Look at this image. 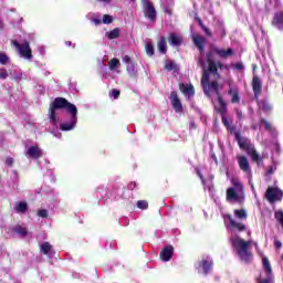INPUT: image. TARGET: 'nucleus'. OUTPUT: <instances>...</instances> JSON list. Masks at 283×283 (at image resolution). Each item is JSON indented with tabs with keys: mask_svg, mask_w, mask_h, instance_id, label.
<instances>
[{
	"mask_svg": "<svg viewBox=\"0 0 283 283\" xmlns=\"http://www.w3.org/2000/svg\"><path fill=\"white\" fill-rule=\"evenodd\" d=\"M263 270L265 272L264 279H258V283H273L275 282V276L273 275V269L271 268V262H269V259L264 256L262 259Z\"/></svg>",
	"mask_w": 283,
	"mask_h": 283,
	"instance_id": "8",
	"label": "nucleus"
},
{
	"mask_svg": "<svg viewBox=\"0 0 283 283\" xmlns=\"http://www.w3.org/2000/svg\"><path fill=\"white\" fill-rule=\"evenodd\" d=\"M158 51L160 54H167V39L161 36L157 43Z\"/></svg>",
	"mask_w": 283,
	"mask_h": 283,
	"instance_id": "26",
	"label": "nucleus"
},
{
	"mask_svg": "<svg viewBox=\"0 0 283 283\" xmlns=\"http://www.w3.org/2000/svg\"><path fill=\"white\" fill-rule=\"evenodd\" d=\"M93 22L95 23V25H101V23H103V20L94 19Z\"/></svg>",
	"mask_w": 283,
	"mask_h": 283,
	"instance_id": "54",
	"label": "nucleus"
},
{
	"mask_svg": "<svg viewBox=\"0 0 283 283\" xmlns=\"http://www.w3.org/2000/svg\"><path fill=\"white\" fill-rule=\"evenodd\" d=\"M233 69L234 70H238V71H242L244 70V64L242 62H237L234 65H233Z\"/></svg>",
	"mask_w": 283,
	"mask_h": 283,
	"instance_id": "45",
	"label": "nucleus"
},
{
	"mask_svg": "<svg viewBox=\"0 0 283 283\" xmlns=\"http://www.w3.org/2000/svg\"><path fill=\"white\" fill-rule=\"evenodd\" d=\"M179 90L181 93L185 94V96H195V94H196V90L193 88V86L191 84L187 85L185 83H180Z\"/></svg>",
	"mask_w": 283,
	"mask_h": 283,
	"instance_id": "21",
	"label": "nucleus"
},
{
	"mask_svg": "<svg viewBox=\"0 0 283 283\" xmlns=\"http://www.w3.org/2000/svg\"><path fill=\"white\" fill-rule=\"evenodd\" d=\"M174 258V245H167L160 251V260L169 262Z\"/></svg>",
	"mask_w": 283,
	"mask_h": 283,
	"instance_id": "18",
	"label": "nucleus"
},
{
	"mask_svg": "<svg viewBox=\"0 0 283 283\" xmlns=\"http://www.w3.org/2000/svg\"><path fill=\"white\" fill-rule=\"evenodd\" d=\"M228 129H229L230 134H233V136H235V134H240V132L235 130V126H230V127H228Z\"/></svg>",
	"mask_w": 283,
	"mask_h": 283,
	"instance_id": "51",
	"label": "nucleus"
},
{
	"mask_svg": "<svg viewBox=\"0 0 283 283\" xmlns=\"http://www.w3.org/2000/svg\"><path fill=\"white\" fill-rule=\"evenodd\" d=\"M165 12H166V14H169V15L172 14L171 9H165Z\"/></svg>",
	"mask_w": 283,
	"mask_h": 283,
	"instance_id": "56",
	"label": "nucleus"
},
{
	"mask_svg": "<svg viewBox=\"0 0 283 283\" xmlns=\"http://www.w3.org/2000/svg\"><path fill=\"white\" fill-rule=\"evenodd\" d=\"M265 198L271 203L277 202L283 198V191L275 187H268L265 191Z\"/></svg>",
	"mask_w": 283,
	"mask_h": 283,
	"instance_id": "9",
	"label": "nucleus"
},
{
	"mask_svg": "<svg viewBox=\"0 0 283 283\" xmlns=\"http://www.w3.org/2000/svg\"><path fill=\"white\" fill-rule=\"evenodd\" d=\"M196 21L200 25L201 30L205 32L206 36H209V38L213 36V33L211 32V30L209 28H207V25H205V23H202V19L196 18Z\"/></svg>",
	"mask_w": 283,
	"mask_h": 283,
	"instance_id": "29",
	"label": "nucleus"
},
{
	"mask_svg": "<svg viewBox=\"0 0 283 283\" xmlns=\"http://www.w3.org/2000/svg\"><path fill=\"white\" fill-rule=\"evenodd\" d=\"M196 174L200 178V180H205V178L202 177V171H200V168H196Z\"/></svg>",
	"mask_w": 283,
	"mask_h": 283,
	"instance_id": "52",
	"label": "nucleus"
},
{
	"mask_svg": "<svg viewBox=\"0 0 283 283\" xmlns=\"http://www.w3.org/2000/svg\"><path fill=\"white\" fill-rule=\"evenodd\" d=\"M254 70H255V65H254Z\"/></svg>",
	"mask_w": 283,
	"mask_h": 283,
	"instance_id": "61",
	"label": "nucleus"
},
{
	"mask_svg": "<svg viewBox=\"0 0 283 283\" xmlns=\"http://www.w3.org/2000/svg\"><path fill=\"white\" fill-rule=\"evenodd\" d=\"M211 76H213L211 73H208L207 71L202 72V76H201V87L203 90V94L205 96H207L208 98H211V96H213V94H216L217 98L222 96L220 94V80H213L211 81Z\"/></svg>",
	"mask_w": 283,
	"mask_h": 283,
	"instance_id": "4",
	"label": "nucleus"
},
{
	"mask_svg": "<svg viewBox=\"0 0 283 283\" xmlns=\"http://www.w3.org/2000/svg\"><path fill=\"white\" fill-rule=\"evenodd\" d=\"M234 216L238 218V220H247L248 218L247 210L244 209L234 210Z\"/></svg>",
	"mask_w": 283,
	"mask_h": 283,
	"instance_id": "34",
	"label": "nucleus"
},
{
	"mask_svg": "<svg viewBox=\"0 0 283 283\" xmlns=\"http://www.w3.org/2000/svg\"><path fill=\"white\" fill-rule=\"evenodd\" d=\"M126 72L133 78H136V76H138V70L136 69V64L134 63L126 65Z\"/></svg>",
	"mask_w": 283,
	"mask_h": 283,
	"instance_id": "28",
	"label": "nucleus"
},
{
	"mask_svg": "<svg viewBox=\"0 0 283 283\" xmlns=\"http://www.w3.org/2000/svg\"><path fill=\"white\" fill-rule=\"evenodd\" d=\"M229 96H231V103L239 104L240 103V92L238 88L230 87L228 91Z\"/></svg>",
	"mask_w": 283,
	"mask_h": 283,
	"instance_id": "24",
	"label": "nucleus"
},
{
	"mask_svg": "<svg viewBox=\"0 0 283 283\" xmlns=\"http://www.w3.org/2000/svg\"><path fill=\"white\" fill-rule=\"evenodd\" d=\"M275 169H277V167H275V166H269L268 175H269V176H273V174H275Z\"/></svg>",
	"mask_w": 283,
	"mask_h": 283,
	"instance_id": "49",
	"label": "nucleus"
},
{
	"mask_svg": "<svg viewBox=\"0 0 283 283\" xmlns=\"http://www.w3.org/2000/svg\"><path fill=\"white\" fill-rule=\"evenodd\" d=\"M169 98L170 105H172V109L176 112V114H180L182 112V102L180 101L178 93L176 91H172Z\"/></svg>",
	"mask_w": 283,
	"mask_h": 283,
	"instance_id": "12",
	"label": "nucleus"
},
{
	"mask_svg": "<svg viewBox=\"0 0 283 283\" xmlns=\"http://www.w3.org/2000/svg\"><path fill=\"white\" fill-rule=\"evenodd\" d=\"M198 65H200V67H202V57H199Z\"/></svg>",
	"mask_w": 283,
	"mask_h": 283,
	"instance_id": "57",
	"label": "nucleus"
},
{
	"mask_svg": "<svg viewBox=\"0 0 283 283\" xmlns=\"http://www.w3.org/2000/svg\"><path fill=\"white\" fill-rule=\"evenodd\" d=\"M261 105H262L263 112H265V113H269V112H271L273 109V106L271 105L270 102H268V99H263L261 102Z\"/></svg>",
	"mask_w": 283,
	"mask_h": 283,
	"instance_id": "37",
	"label": "nucleus"
},
{
	"mask_svg": "<svg viewBox=\"0 0 283 283\" xmlns=\"http://www.w3.org/2000/svg\"><path fill=\"white\" fill-rule=\"evenodd\" d=\"M101 1L102 3H109L111 0H98Z\"/></svg>",
	"mask_w": 283,
	"mask_h": 283,
	"instance_id": "58",
	"label": "nucleus"
},
{
	"mask_svg": "<svg viewBox=\"0 0 283 283\" xmlns=\"http://www.w3.org/2000/svg\"><path fill=\"white\" fill-rule=\"evenodd\" d=\"M111 96H113V98H115V101H116V99L120 98V92L116 88H113L111 91Z\"/></svg>",
	"mask_w": 283,
	"mask_h": 283,
	"instance_id": "42",
	"label": "nucleus"
},
{
	"mask_svg": "<svg viewBox=\"0 0 283 283\" xmlns=\"http://www.w3.org/2000/svg\"><path fill=\"white\" fill-rule=\"evenodd\" d=\"M197 269H201L203 275H209L213 270V259L205 256L199 263Z\"/></svg>",
	"mask_w": 283,
	"mask_h": 283,
	"instance_id": "11",
	"label": "nucleus"
},
{
	"mask_svg": "<svg viewBox=\"0 0 283 283\" xmlns=\"http://www.w3.org/2000/svg\"><path fill=\"white\" fill-rule=\"evenodd\" d=\"M230 242L233 249H235L237 255H239L241 262L251 264L253 261V253L251 252V245L253 244V241H247L240 237H235L231 238Z\"/></svg>",
	"mask_w": 283,
	"mask_h": 283,
	"instance_id": "3",
	"label": "nucleus"
},
{
	"mask_svg": "<svg viewBox=\"0 0 283 283\" xmlns=\"http://www.w3.org/2000/svg\"><path fill=\"white\" fill-rule=\"evenodd\" d=\"M226 218L229 221L230 227H232L234 231H238V233H242L243 231H247V226L244 223L237 222L235 220H233L232 214H227Z\"/></svg>",
	"mask_w": 283,
	"mask_h": 283,
	"instance_id": "15",
	"label": "nucleus"
},
{
	"mask_svg": "<svg viewBox=\"0 0 283 283\" xmlns=\"http://www.w3.org/2000/svg\"><path fill=\"white\" fill-rule=\"evenodd\" d=\"M6 165H7L8 167H12V165H14V159H13L12 157H8V158L6 159Z\"/></svg>",
	"mask_w": 283,
	"mask_h": 283,
	"instance_id": "48",
	"label": "nucleus"
},
{
	"mask_svg": "<svg viewBox=\"0 0 283 283\" xmlns=\"http://www.w3.org/2000/svg\"><path fill=\"white\" fill-rule=\"evenodd\" d=\"M235 54V51L231 48L228 49H220L218 46H213L210 51L206 53V61H207V70H203V72H208L216 78V81H220L222 78V74H220V71L218 70H224V63L220 61H216V55L219 56V59H223L227 61V59H231Z\"/></svg>",
	"mask_w": 283,
	"mask_h": 283,
	"instance_id": "2",
	"label": "nucleus"
},
{
	"mask_svg": "<svg viewBox=\"0 0 283 283\" xmlns=\"http://www.w3.org/2000/svg\"><path fill=\"white\" fill-rule=\"evenodd\" d=\"M252 90L254 98L258 101V98H260V95L262 94V80L258 75H254L252 77Z\"/></svg>",
	"mask_w": 283,
	"mask_h": 283,
	"instance_id": "14",
	"label": "nucleus"
},
{
	"mask_svg": "<svg viewBox=\"0 0 283 283\" xmlns=\"http://www.w3.org/2000/svg\"><path fill=\"white\" fill-rule=\"evenodd\" d=\"M66 43V45L70 48V45H72V42L71 41H66L65 42Z\"/></svg>",
	"mask_w": 283,
	"mask_h": 283,
	"instance_id": "59",
	"label": "nucleus"
},
{
	"mask_svg": "<svg viewBox=\"0 0 283 283\" xmlns=\"http://www.w3.org/2000/svg\"><path fill=\"white\" fill-rule=\"evenodd\" d=\"M142 8L145 19H148L151 23H156V19H158V11H156L154 2H151V0H142Z\"/></svg>",
	"mask_w": 283,
	"mask_h": 283,
	"instance_id": "6",
	"label": "nucleus"
},
{
	"mask_svg": "<svg viewBox=\"0 0 283 283\" xmlns=\"http://www.w3.org/2000/svg\"><path fill=\"white\" fill-rule=\"evenodd\" d=\"M218 98L219 107L217 108L218 114L221 116H227V112H229V107L227 106V102L222 98V95H220Z\"/></svg>",
	"mask_w": 283,
	"mask_h": 283,
	"instance_id": "22",
	"label": "nucleus"
},
{
	"mask_svg": "<svg viewBox=\"0 0 283 283\" xmlns=\"http://www.w3.org/2000/svg\"><path fill=\"white\" fill-rule=\"evenodd\" d=\"M274 247H276V249H282V242L281 241L274 242Z\"/></svg>",
	"mask_w": 283,
	"mask_h": 283,
	"instance_id": "55",
	"label": "nucleus"
},
{
	"mask_svg": "<svg viewBox=\"0 0 283 283\" xmlns=\"http://www.w3.org/2000/svg\"><path fill=\"white\" fill-rule=\"evenodd\" d=\"M14 211H15V213H25V211H28V202L20 201L18 203H15Z\"/></svg>",
	"mask_w": 283,
	"mask_h": 283,
	"instance_id": "27",
	"label": "nucleus"
},
{
	"mask_svg": "<svg viewBox=\"0 0 283 283\" xmlns=\"http://www.w3.org/2000/svg\"><path fill=\"white\" fill-rule=\"evenodd\" d=\"M28 156H30V158H32L33 160H39V158L43 157V150H41V148H39V146H31L28 149Z\"/></svg>",
	"mask_w": 283,
	"mask_h": 283,
	"instance_id": "19",
	"label": "nucleus"
},
{
	"mask_svg": "<svg viewBox=\"0 0 283 283\" xmlns=\"http://www.w3.org/2000/svg\"><path fill=\"white\" fill-rule=\"evenodd\" d=\"M108 65H109V70H111V71H114V70H116L117 67H120V60L114 57V59H112V60L108 62Z\"/></svg>",
	"mask_w": 283,
	"mask_h": 283,
	"instance_id": "35",
	"label": "nucleus"
},
{
	"mask_svg": "<svg viewBox=\"0 0 283 283\" xmlns=\"http://www.w3.org/2000/svg\"><path fill=\"white\" fill-rule=\"evenodd\" d=\"M145 50H146L147 56H154L155 54L154 43L147 42L145 45Z\"/></svg>",
	"mask_w": 283,
	"mask_h": 283,
	"instance_id": "36",
	"label": "nucleus"
},
{
	"mask_svg": "<svg viewBox=\"0 0 283 283\" xmlns=\"http://www.w3.org/2000/svg\"><path fill=\"white\" fill-rule=\"evenodd\" d=\"M260 123L264 126L265 132H270V133L275 132V127H273V124H271L264 117L260 118Z\"/></svg>",
	"mask_w": 283,
	"mask_h": 283,
	"instance_id": "31",
	"label": "nucleus"
},
{
	"mask_svg": "<svg viewBox=\"0 0 283 283\" xmlns=\"http://www.w3.org/2000/svg\"><path fill=\"white\" fill-rule=\"evenodd\" d=\"M271 25H273L277 30H283V11H277L274 13Z\"/></svg>",
	"mask_w": 283,
	"mask_h": 283,
	"instance_id": "17",
	"label": "nucleus"
},
{
	"mask_svg": "<svg viewBox=\"0 0 283 283\" xmlns=\"http://www.w3.org/2000/svg\"><path fill=\"white\" fill-rule=\"evenodd\" d=\"M107 39L114 41V39H118L120 36V29L115 28L114 30L106 32Z\"/></svg>",
	"mask_w": 283,
	"mask_h": 283,
	"instance_id": "32",
	"label": "nucleus"
},
{
	"mask_svg": "<svg viewBox=\"0 0 283 283\" xmlns=\"http://www.w3.org/2000/svg\"><path fill=\"white\" fill-rule=\"evenodd\" d=\"M123 61L125 62L126 65L134 63V62H132V57L129 55L124 56Z\"/></svg>",
	"mask_w": 283,
	"mask_h": 283,
	"instance_id": "50",
	"label": "nucleus"
},
{
	"mask_svg": "<svg viewBox=\"0 0 283 283\" xmlns=\"http://www.w3.org/2000/svg\"><path fill=\"white\" fill-rule=\"evenodd\" d=\"M40 251L41 253H43V255H50V253L52 252V244H50V242H43L40 245Z\"/></svg>",
	"mask_w": 283,
	"mask_h": 283,
	"instance_id": "30",
	"label": "nucleus"
},
{
	"mask_svg": "<svg viewBox=\"0 0 283 283\" xmlns=\"http://www.w3.org/2000/svg\"><path fill=\"white\" fill-rule=\"evenodd\" d=\"M223 70H229V65H224Z\"/></svg>",
	"mask_w": 283,
	"mask_h": 283,
	"instance_id": "60",
	"label": "nucleus"
},
{
	"mask_svg": "<svg viewBox=\"0 0 283 283\" xmlns=\"http://www.w3.org/2000/svg\"><path fill=\"white\" fill-rule=\"evenodd\" d=\"M248 156H250L252 163H256V165H260V163L264 161V157L260 156L255 148L251 149V151L248 153Z\"/></svg>",
	"mask_w": 283,
	"mask_h": 283,
	"instance_id": "23",
	"label": "nucleus"
},
{
	"mask_svg": "<svg viewBox=\"0 0 283 283\" xmlns=\"http://www.w3.org/2000/svg\"><path fill=\"white\" fill-rule=\"evenodd\" d=\"M137 208L142 210L149 209V202L147 200H139L137 201Z\"/></svg>",
	"mask_w": 283,
	"mask_h": 283,
	"instance_id": "38",
	"label": "nucleus"
},
{
	"mask_svg": "<svg viewBox=\"0 0 283 283\" xmlns=\"http://www.w3.org/2000/svg\"><path fill=\"white\" fill-rule=\"evenodd\" d=\"M56 109H66L67 114H71L70 122L60 124V129L61 132H72L76 127V123H78V108H76V105L64 97H56L49 108L51 123H56Z\"/></svg>",
	"mask_w": 283,
	"mask_h": 283,
	"instance_id": "1",
	"label": "nucleus"
},
{
	"mask_svg": "<svg viewBox=\"0 0 283 283\" xmlns=\"http://www.w3.org/2000/svg\"><path fill=\"white\" fill-rule=\"evenodd\" d=\"M234 138L240 149H243V151H247V154H249L251 149L255 148L253 145H251V142L249 139L242 138V135H240V133H234Z\"/></svg>",
	"mask_w": 283,
	"mask_h": 283,
	"instance_id": "10",
	"label": "nucleus"
},
{
	"mask_svg": "<svg viewBox=\"0 0 283 283\" xmlns=\"http://www.w3.org/2000/svg\"><path fill=\"white\" fill-rule=\"evenodd\" d=\"M231 182H232V187L227 189V195H226L228 202L240 200V195L238 193H244V186H242V182H240V179H232Z\"/></svg>",
	"mask_w": 283,
	"mask_h": 283,
	"instance_id": "5",
	"label": "nucleus"
},
{
	"mask_svg": "<svg viewBox=\"0 0 283 283\" xmlns=\"http://www.w3.org/2000/svg\"><path fill=\"white\" fill-rule=\"evenodd\" d=\"M221 120H222V124L224 125V127H227V129H229V127H231V124L229 123V118H227V115H221Z\"/></svg>",
	"mask_w": 283,
	"mask_h": 283,
	"instance_id": "43",
	"label": "nucleus"
},
{
	"mask_svg": "<svg viewBox=\"0 0 283 283\" xmlns=\"http://www.w3.org/2000/svg\"><path fill=\"white\" fill-rule=\"evenodd\" d=\"M8 61H10V57L6 53L0 52V64L8 65Z\"/></svg>",
	"mask_w": 283,
	"mask_h": 283,
	"instance_id": "40",
	"label": "nucleus"
},
{
	"mask_svg": "<svg viewBox=\"0 0 283 283\" xmlns=\"http://www.w3.org/2000/svg\"><path fill=\"white\" fill-rule=\"evenodd\" d=\"M102 23H105L106 25H109V23H114V18L109 14H104Z\"/></svg>",
	"mask_w": 283,
	"mask_h": 283,
	"instance_id": "39",
	"label": "nucleus"
},
{
	"mask_svg": "<svg viewBox=\"0 0 283 283\" xmlns=\"http://www.w3.org/2000/svg\"><path fill=\"white\" fill-rule=\"evenodd\" d=\"M9 74H8V70L6 69H0V78L2 81H6V78H8Z\"/></svg>",
	"mask_w": 283,
	"mask_h": 283,
	"instance_id": "44",
	"label": "nucleus"
},
{
	"mask_svg": "<svg viewBox=\"0 0 283 283\" xmlns=\"http://www.w3.org/2000/svg\"><path fill=\"white\" fill-rule=\"evenodd\" d=\"M237 163L239 165V169H241L243 174H251V163H249V158H247V156H237Z\"/></svg>",
	"mask_w": 283,
	"mask_h": 283,
	"instance_id": "13",
	"label": "nucleus"
},
{
	"mask_svg": "<svg viewBox=\"0 0 283 283\" xmlns=\"http://www.w3.org/2000/svg\"><path fill=\"white\" fill-rule=\"evenodd\" d=\"M192 41L197 50L200 52V54H202V52H205V45H207V38L200 34L192 35Z\"/></svg>",
	"mask_w": 283,
	"mask_h": 283,
	"instance_id": "16",
	"label": "nucleus"
},
{
	"mask_svg": "<svg viewBox=\"0 0 283 283\" xmlns=\"http://www.w3.org/2000/svg\"><path fill=\"white\" fill-rule=\"evenodd\" d=\"M136 187H137L136 181H132V182L128 184V189L134 190V189H136Z\"/></svg>",
	"mask_w": 283,
	"mask_h": 283,
	"instance_id": "53",
	"label": "nucleus"
},
{
	"mask_svg": "<svg viewBox=\"0 0 283 283\" xmlns=\"http://www.w3.org/2000/svg\"><path fill=\"white\" fill-rule=\"evenodd\" d=\"M38 216H39L40 218H48V210H45V209H40V210L38 211Z\"/></svg>",
	"mask_w": 283,
	"mask_h": 283,
	"instance_id": "46",
	"label": "nucleus"
},
{
	"mask_svg": "<svg viewBox=\"0 0 283 283\" xmlns=\"http://www.w3.org/2000/svg\"><path fill=\"white\" fill-rule=\"evenodd\" d=\"M164 69L167 70V72H174V70H178V64L172 60H167Z\"/></svg>",
	"mask_w": 283,
	"mask_h": 283,
	"instance_id": "33",
	"label": "nucleus"
},
{
	"mask_svg": "<svg viewBox=\"0 0 283 283\" xmlns=\"http://www.w3.org/2000/svg\"><path fill=\"white\" fill-rule=\"evenodd\" d=\"M237 118L238 120H242L244 118V115L242 114V111L240 108L235 109Z\"/></svg>",
	"mask_w": 283,
	"mask_h": 283,
	"instance_id": "47",
	"label": "nucleus"
},
{
	"mask_svg": "<svg viewBox=\"0 0 283 283\" xmlns=\"http://www.w3.org/2000/svg\"><path fill=\"white\" fill-rule=\"evenodd\" d=\"M168 43L174 48H180V45H182V36L176 33H170L168 36Z\"/></svg>",
	"mask_w": 283,
	"mask_h": 283,
	"instance_id": "20",
	"label": "nucleus"
},
{
	"mask_svg": "<svg viewBox=\"0 0 283 283\" xmlns=\"http://www.w3.org/2000/svg\"><path fill=\"white\" fill-rule=\"evenodd\" d=\"M11 45H13V48H15L20 54V56H22V59H28L29 61H31V59H33L32 55V49L30 48V42L24 41V43H19L18 41L13 40L11 42Z\"/></svg>",
	"mask_w": 283,
	"mask_h": 283,
	"instance_id": "7",
	"label": "nucleus"
},
{
	"mask_svg": "<svg viewBox=\"0 0 283 283\" xmlns=\"http://www.w3.org/2000/svg\"><path fill=\"white\" fill-rule=\"evenodd\" d=\"M218 32L220 33L221 39H224V36H227V30L224 29V24H219Z\"/></svg>",
	"mask_w": 283,
	"mask_h": 283,
	"instance_id": "41",
	"label": "nucleus"
},
{
	"mask_svg": "<svg viewBox=\"0 0 283 283\" xmlns=\"http://www.w3.org/2000/svg\"><path fill=\"white\" fill-rule=\"evenodd\" d=\"M12 233H17V235H20L21 238L28 237V228L22 227L21 224H17L11 229Z\"/></svg>",
	"mask_w": 283,
	"mask_h": 283,
	"instance_id": "25",
	"label": "nucleus"
}]
</instances>
